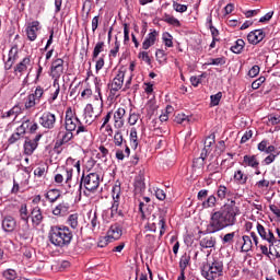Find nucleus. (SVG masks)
I'll return each instance as SVG.
<instances>
[{"label": "nucleus", "instance_id": "obj_25", "mask_svg": "<svg viewBox=\"0 0 280 280\" xmlns=\"http://www.w3.org/2000/svg\"><path fill=\"white\" fill-rule=\"evenodd\" d=\"M144 180L145 178H144V175L142 174H139L138 176L135 177L133 186L136 191L142 192L143 190H145L147 185Z\"/></svg>", "mask_w": 280, "mask_h": 280}, {"label": "nucleus", "instance_id": "obj_61", "mask_svg": "<svg viewBox=\"0 0 280 280\" xmlns=\"http://www.w3.org/2000/svg\"><path fill=\"white\" fill-rule=\"evenodd\" d=\"M259 72H260V67L258 65H255L248 71V77L256 78L259 74Z\"/></svg>", "mask_w": 280, "mask_h": 280}, {"label": "nucleus", "instance_id": "obj_17", "mask_svg": "<svg viewBox=\"0 0 280 280\" xmlns=\"http://www.w3.org/2000/svg\"><path fill=\"white\" fill-rule=\"evenodd\" d=\"M159 35L160 33L156 30L150 32L142 43V49L149 50L151 47H153L159 38Z\"/></svg>", "mask_w": 280, "mask_h": 280}, {"label": "nucleus", "instance_id": "obj_49", "mask_svg": "<svg viewBox=\"0 0 280 280\" xmlns=\"http://www.w3.org/2000/svg\"><path fill=\"white\" fill-rule=\"evenodd\" d=\"M167 221L165 220V217L160 215L159 217V226H160V236H163L164 233L167 231Z\"/></svg>", "mask_w": 280, "mask_h": 280}, {"label": "nucleus", "instance_id": "obj_30", "mask_svg": "<svg viewBox=\"0 0 280 280\" xmlns=\"http://www.w3.org/2000/svg\"><path fill=\"white\" fill-rule=\"evenodd\" d=\"M245 46L246 42H244V39H237L235 44L231 46L230 50L235 55H241Z\"/></svg>", "mask_w": 280, "mask_h": 280}, {"label": "nucleus", "instance_id": "obj_2", "mask_svg": "<svg viewBox=\"0 0 280 280\" xmlns=\"http://www.w3.org/2000/svg\"><path fill=\"white\" fill-rule=\"evenodd\" d=\"M73 237V231L68 225H51L50 231H48V241H50V244L55 247H69Z\"/></svg>", "mask_w": 280, "mask_h": 280}, {"label": "nucleus", "instance_id": "obj_16", "mask_svg": "<svg viewBox=\"0 0 280 280\" xmlns=\"http://www.w3.org/2000/svg\"><path fill=\"white\" fill-rule=\"evenodd\" d=\"M32 67V60L30 56L24 57L16 66H14V74L22 75L27 69Z\"/></svg>", "mask_w": 280, "mask_h": 280}, {"label": "nucleus", "instance_id": "obj_51", "mask_svg": "<svg viewBox=\"0 0 280 280\" xmlns=\"http://www.w3.org/2000/svg\"><path fill=\"white\" fill-rule=\"evenodd\" d=\"M190 261V256H188L187 254L183 255L179 261V268L180 271H185L187 266L189 265Z\"/></svg>", "mask_w": 280, "mask_h": 280}, {"label": "nucleus", "instance_id": "obj_20", "mask_svg": "<svg viewBox=\"0 0 280 280\" xmlns=\"http://www.w3.org/2000/svg\"><path fill=\"white\" fill-rule=\"evenodd\" d=\"M69 210H70V205L66 201H62L51 210V214L55 217H65L69 213Z\"/></svg>", "mask_w": 280, "mask_h": 280}, {"label": "nucleus", "instance_id": "obj_22", "mask_svg": "<svg viewBox=\"0 0 280 280\" xmlns=\"http://www.w3.org/2000/svg\"><path fill=\"white\" fill-rule=\"evenodd\" d=\"M39 25L40 23L38 21H34L32 22L27 27H26V34H27V38L28 40H36L37 38V32L39 31Z\"/></svg>", "mask_w": 280, "mask_h": 280}, {"label": "nucleus", "instance_id": "obj_12", "mask_svg": "<svg viewBox=\"0 0 280 280\" xmlns=\"http://www.w3.org/2000/svg\"><path fill=\"white\" fill-rule=\"evenodd\" d=\"M217 198L218 200H226L228 202L229 200H236V194L225 185H220L217 188Z\"/></svg>", "mask_w": 280, "mask_h": 280}, {"label": "nucleus", "instance_id": "obj_23", "mask_svg": "<svg viewBox=\"0 0 280 280\" xmlns=\"http://www.w3.org/2000/svg\"><path fill=\"white\" fill-rule=\"evenodd\" d=\"M44 198H46L50 205H55V202L61 198V191L59 189H50L44 194Z\"/></svg>", "mask_w": 280, "mask_h": 280}, {"label": "nucleus", "instance_id": "obj_5", "mask_svg": "<svg viewBox=\"0 0 280 280\" xmlns=\"http://www.w3.org/2000/svg\"><path fill=\"white\" fill-rule=\"evenodd\" d=\"M114 143L118 148L125 147V153H124L122 149H116V159L118 161H124L126 158L130 156L131 150H130V148L128 145L127 140L124 139V135L121 132V129H117L115 131Z\"/></svg>", "mask_w": 280, "mask_h": 280}, {"label": "nucleus", "instance_id": "obj_46", "mask_svg": "<svg viewBox=\"0 0 280 280\" xmlns=\"http://www.w3.org/2000/svg\"><path fill=\"white\" fill-rule=\"evenodd\" d=\"M19 213H20V219L22 221L28 222L30 214H28V211H27V206L25 203L21 206Z\"/></svg>", "mask_w": 280, "mask_h": 280}, {"label": "nucleus", "instance_id": "obj_52", "mask_svg": "<svg viewBox=\"0 0 280 280\" xmlns=\"http://www.w3.org/2000/svg\"><path fill=\"white\" fill-rule=\"evenodd\" d=\"M202 78H207V72L201 73L199 77H190L192 86L198 88L202 83Z\"/></svg>", "mask_w": 280, "mask_h": 280}, {"label": "nucleus", "instance_id": "obj_35", "mask_svg": "<svg viewBox=\"0 0 280 280\" xmlns=\"http://www.w3.org/2000/svg\"><path fill=\"white\" fill-rule=\"evenodd\" d=\"M217 202H218L217 197L214 195H211L208 197V199H206V200H203V202H201V207H203V209L215 208Z\"/></svg>", "mask_w": 280, "mask_h": 280}, {"label": "nucleus", "instance_id": "obj_54", "mask_svg": "<svg viewBox=\"0 0 280 280\" xmlns=\"http://www.w3.org/2000/svg\"><path fill=\"white\" fill-rule=\"evenodd\" d=\"M222 96H223L222 92H218L217 94L211 95V96H210V105H211V106H217V105H219L220 102H221V100H222Z\"/></svg>", "mask_w": 280, "mask_h": 280}, {"label": "nucleus", "instance_id": "obj_40", "mask_svg": "<svg viewBox=\"0 0 280 280\" xmlns=\"http://www.w3.org/2000/svg\"><path fill=\"white\" fill-rule=\"evenodd\" d=\"M235 236H236L235 231L225 233L224 236L221 238V242L223 245H226V244L231 245L234 243Z\"/></svg>", "mask_w": 280, "mask_h": 280}, {"label": "nucleus", "instance_id": "obj_38", "mask_svg": "<svg viewBox=\"0 0 280 280\" xmlns=\"http://www.w3.org/2000/svg\"><path fill=\"white\" fill-rule=\"evenodd\" d=\"M61 174H62V177L65 179V183L68 186H71V182H72V178H73V170L72 168H62Z\"/></svg>", "mask_w": 280, "mask_h": 280}, {"label": "nucleus", "instance_id": "obj_62", "mask_svg": "<svg viewBox=\"0 0 280 280\" xmlns=\"http://www.w3.org/2000/svg\"><path fill=\"white\" fill-rule=\"evenodd\" d=\"M164 22L171 24V25H175V26H179L180 23L177 19H175L174 16H170V15H165L164 16Z\"/></svg>", "mask_w": 280, "mask_h": 280}, {"label": "nucleus", "instance_id": "obj_6", "mask_svg": "<svg viewBox=\"0 0 280 280\" xmlns=\"http://www.w3.org/2000/svg\"><path fill=\"white\" fill-rule=\"evenodd\" d=\"M100 186V175L97 173H90L89 175H82L80 182V190L84 187L88 191L94 192Z\"/></svg>", "mask_w": 280, "mask_h": 280}, {"label": "nucleus", "instance_id": "obj_32", "mask_svg": "<svg viewBox=\"0 0 280 280\" xmlns=\"http://www.w3.org/2000/svg\"><path fill=\"white\" fill-rule=\"evenodd\" d=\"M94 84H95V92L97 93V95L94 96L95 101L98 102V104L101 106H103V97H102V93H101V88H102V81L101 79H94Z\"/></svg>", "mask_w": 280, "mask_h": 280}, {"label": "nucleus", "instance_id": "obj_13", "mask_svg": "<svg viewBox=\"0 0 280 280\" xmlns=\"http://www.w3.org/2000/svg\"><path fill=\"white\" fill-rule=\"evenodd\" d=\"M257 233L261 237V240L266 241L270 244L275 241V233L271 229L265 228L261 223H257Z\"/></svg>", "mask_w": 280, "mask_h": 280}, {"label": "nucleus", "instance_id": "obj_45", "mask_svg": "<svg viewBox=\"0 0 280 280\" xmlns=\"http://www.w3.org/2000/svg\"><path fill=\"white\" fill-rule=\"evenodd\" d=\"M90 225H91V230L93 232H97L100 231L101 229V222L98 221V218H97V214L94 213L92 219H91V222H90Z\"/></svg>", "mask_w": 280, "mask_h": 280}, {"label": "nucleus", "instance_id": "obj_43", "mask_svg": "<svg viewBox=\"0 0 280 280\" xmlns=\"http://www.w3.org/2000/svg\"><path fill=\"white\" fill-rule=\"evenodd\" d=\"M104 47H105L104 42H98L95 45L94 50H93V55H92L93 60H95L100 56V54H102L104 51Z\"/></svg>", "mask_w": 280, "mask_h": 280}, {"label": "nucleus", "instance_id": "obj_21", "mask_svg": "<svg viewBox=\"0 0 280 280\" xmlns=\"http://www.w3.org/2000/svg\"><path fill=\"white\" fill-rule=\"evenodd\" d=\"M31 218L34 228H38L42 224L44 215L42 209L38 206L32 210Z\"/></svg>", "mask_w": 280, "mask_h": 280}, {"label": "nucleus", "instance_id": "obj_33", "mask_svg": "<svg viewBox=\"0 0 280 280\" xmlns=\"http://www.w3.org/2000/svg\"><path fill=\"white\" fill-rule=\"evenodd\" d=\"M234 180L238 185H246V183L248 182V175L244 174L242 170H238L234 173Z\"/></svg>", "mask_w": 280, "mask_h": 280}, {"label": "nucleus", "instance_id": "obj_57", "mask_svg": "<svg viewBox=\"0 0 280 280\" xmlns=\"http://www.w3.org/2000/svg\"><path fill=\"white\" fill-rule=\"evenodd\" d=\"M275 247L276 250V257L280 258V238H276L272 241V244H269V248Z\"/></svg>", "mask_w": 280, "mask_h": 280}, {"label": "nucleus", "instance_id": "obj_48", "mask_svg": "<svg viewBox=\"0 0 280 280\" xmlns=\"http://www.w3.org/2000/svg\"><path fill=\"white\" fill-rule=\"evenodd\" d=\"M226 63L225 57L210 58L208 66H224Z\"/></svg>", "mask_w": 280, "mask_h": 280}, {"label": "nucleus", "instance_id": "obj_41", "mask_svg": "<svg viewBox=\"0 0 280 280\" xmlns=\"http://www.w3.org/2000/svg\"><path fill=\"white\" fill-rule=\"evenodd\" d=\"M31 228L28 222H25L22 228L19 229V235L23 237L24 240H27L30 237Z\"/></svg>", "mask_w": 280, "mask_h": 280}, {"label": "nucleus", "instance_id": "obj_53", "mask_svg": "<svg viewBox=\"0 0 280 280\" xmlns=\"http://www.w3.org/2000/svg\"><path fill=\"white\" fill-rule=\"evenodd\" d=\"M19 58V48L18 45H13L9 51V57L8 59L16 61Z\"/></svg>", "mask_w": 280, "mask_h": 280}, {"label": "nucleus", "instance_id": "obj_60", "mask_svg": "<svg viewBox=\"0 0 280 280\" xmlns=\"http://www.w3.org/2000/svg\"><path fill=\"white\" fill-rule=\"evenodd\" d=\"M113 241L108 238V236H101L97 246L101 248L106 247L109 243H112Z\"/></svg>", "mask_w": 280, "mask_h": 280}, {"label": "nucleus", "instance_id": "obj_64", "mask_svg": "<svg viewBox=\"0 0 280 280\" xmlns=\"http://www.w3.org/2000/svg\"><path fill=\"white\" fill-rule=\"evenodd\" d=\"M269 185H270V182L266 179H262L256 183V187H258L259 189L268 188Z\"/></svg>", "mask_w": 280, "mask_h": 280}, {"label": "nucleus", "instance_id": "obj_26", "mask_svg": "<svg viewBox=\"0 0 280 280\" xmlns=\"http://www.w3.org/2000/svg\"><path fill=\"white\" fill-rule=\"evenodd\" d=\"M52 88L55 89V91L50 94V98H48V103L50 104H52L58 98L61 91L58 79H54Z\"/></svg>", "mask_w": 280, "mask_h": 280}, {"label": "nucleus", "instance_id": "obj_11", "mask_svg": "<svg viewBox=\"0 0 280 280\" xmlns=\"http://www.w3.org/2000/svg\"><path fill=\"white\" fill-rule=\"evenodd\" d=\"M126 108L119 107L113 112L114 128L121 130L125 127Z\"/></svg>", "mask_w": 280, "mask_h": 280}, {"label": "nucleus", "instance_id": "obj_42", "mask_svg": "<svg viewBox=\"0 0 280 280\" xmlns=\"http://www.w3.org/2000/svg\"><path fill=\"white\" fill-rule=\"evenodd\" d=\"M140 119V114H137L132 109L129 110V118H127V121L130 127L136 126Z\"/></svg>", "mask_w": 280, "mask_h": 280}, {"label": "nucleus", "instance_id": "obj_55", "mask_svg": "<svg viewBox=\"0 0 280 280\" xmlns=\"http://www.w3.org/2000/svg\"><path fill=\"white\" fill-rule=\"evenodd\" d=\"M2 277L7 280H15L18 279L16 272L13 269H7L3 271Z\"/></svg>", "mask_w": 280, "mask_h": 280}, {"label": "nucleus", "instance_id": "obj_8", "mask_svg": "<svg viewBox=\"0 0 280 280\" xmlns=\"http://www.w3.org/2000/svg\"><path fill=\"white\" fill-rule=\"evenodd\" d=\"M56 124H57V116L51 112H44L43 115L39 117V125L45 130L55 129Z\"/></svg>", "mask_w": 280, "mask_h": 280}, {"label": "nucleus", "instance_id": "obj_28", "mask_svg": "<svg viewBox=\"0 0 280 280\" xmlns=\"http://www.w3.org/2000/svg\"><path fill=\"white\" fill-rule=\"evenodd\" d=\"M242 241H243V244L241 246V252L248 253L249 250H252L253 241H252L250 236L244 234V236H242Z\"/></svg>", "mask_w": 280, "mask_h": 280}, {"label": "nucleus", "instance_id": "obj_31", "mask_svg": "<svg viewBox=\"0 0 280 280\" xmlns=\"http://www.w3.org/2000/svg\"><path fill=\"white\" fill-rule=\"evenodd\" d=\"M217 244V238H213V236H206L200 241V247L201 248H212Z\"/></svg>", "mask_w": 280, "mask_h": 280}, {"label": "nucleus", "instance_id": "obj_36", "mask_svg": "<svg viewBox=\"0 0 280 280\" xmlns=\"http://www.w3.org/2000/svg\"><path fill=\"white\" fill-rule=\"evenodd\" d=\"M39 103L37 102L36 97L32 94H30L26 100H25V103H24V107L25 109H33L35 108L36 105H38Z\"/></svg>", "mask_w": 280, "mask_h": 280}, {"label": "nucleus", "instance_id": "obj_47", "mask_svg": "<svg viewBox=\"0 0 280 280\" xmlns=\"http://www.w3.org/2000/svg\"><path fill=\"white\" fill-rule=\"evenodd\" d=\"M120 194H121L120 184H116V185L113 187V190H112L113 200L120 202Z\"/></svg>", "mask_w": 280, "mask_h": 280}, {"label": "nucleus", "instance_id": "obj_34", "mask_svg": "<svg viewBox=\"0 0 280 280\" xmlns=\"http://www.w3.org/2000/svg\"><path fill=\"white\" fill-rule=\"evenodd\" d=\"M129 143H130V147L132 149H137L138 145H139V141H138V131L136 128H131L130 129V133H129Z\"/></svg>", "mask_w": 280, "mask_h": 280}, {"label": "nucleus", "instance_id": "obj_56", "mask_svg": "<svg viewBox=\"0 0 280 280\" xmlns=\"http://www.w3.org/2000/svg\"><path fill=\"white\" fill-rule=\"evenodd\" d=\"M174 121L177 124V125H183V124H188V121H189V117L188 116H186L185 114H177L176 116H175V119H174Z\"/></svg>", "mask_w": 280, "mask_h": 280}, {"label": "nucleus", "instance_id": "obj_39", "mask_svg": "<svg viewBox=\"0 0 280 280\" xmlns=\"http://www.w3.org/2000/svg\"><path fill=\"white\" fill-rule=\"evenodd\" d=\"M205 160H206V156H205V152H201V156L200 158H196L192 162V168L194 171L196 172L197 170H202L203 166H205Z\"/></svg>", "mask_w": 280, "mask_h": 280}, {"label": "nucleus", "instance_id": "obj_44", "mask_svg": "<svg viewBox=\"0 0 280 280\" xmlns=\"http://www.w3.org/2000/svg\"><path fill=\"white\" fill-rule=\"evenodd\" d=\"M32 94L35 96V100L38 102V104H40L42 100L45 96V90L44 88L38 85Z\"/></svg>", "mask_w": 280, "mask_h": 280}, {"label": "nucleus", "instance_id": "obj_10", "mask_svg": "<svg viewBox=\"0 0 280 280\" xmlns=\"http://www.w3.org/2000/svg\"><path fill=\"white\" fill-rule=\"evenodd\" d=\"M65 72V60L62 58H57L51 61L50 73L51 78L58 80Z\"/></svg>", "mask_w": 280, "mask_h": 280}, {"label": "nucleus", "instance_id": "obj_14", "mask_svg": "<svg viewBox=\"0 0 280 280\" xmlns=\"http://www.w3.org/2000/svg\"><path fill=\"white\" fill-rule=\"evenodd\" d=\"M73 138H74L73 132H70L69 130H67L65 128H60L57 133L56 144H58L59 147L65 145V144L69 143L70 141H72Z\"/></svg>", "mask_w": 280, "mask_h": 280}, {"label": "nucleus", "instance_id": "obj_4", "mask_svg": "<svg viewBox=\"0 0 280 280\" xmlns=\"http://www.w3.org/2000/svg\"><path fill=\"white\" fill-rule=\"evenodd\" d=\"M224 275V264L218 259L203 262L201 277L206 280H221Z\"/></svg>", "mask_w": 280, "mask_h": 280}, {"label": "nucleus", "instance_id": "obj_27", "mask_svg": "<svg viewBox=\"0 0 280 280\" xmlns=\"http://www.w3.org/2000/svg\"><path fill=\"white\" fill-rule=\"evenodd\" d=\"M84 119H85V125L91 126L92 121H94V108L91 104H88L85 106V112H84Z\"/></svg>", "mask_w": 280, "mask_h": 280}, {"label": "nucleus", "instance_id": "obj_24", "mask_svg": "<svg viewBox=\"0 0 280 280\" xmlns=\"http://www.w3.org/2000/svg\"><path fill=\"white\" fill-rule=\"evenodd\" d=\"M213 144H215V136L214 135L206 138V141L203 142V151H201V153H203V156L207 158V155L209 153H211Z\"/></svg>", "mask_w": 280, "mask_h": 280}, {"label": "nucleus", "instance_id": "obj_59", "mask_svg": "<svg viewBox=\"0 0 280 280\" xmlns=\"http://www.w3.org/2000/svg\"><path fill=\"white\" fill-rule=\"evenodd\" d=\"M173 8L178 13H184L187 11L188 7L185 4H179V2H174Z\"/></svg>", "mask_w": 280, "mask_h": 280}, {"label": "nucleus", "instance_id": "obj_9", "mask_svg": "<svg viewBox=\"0 0 280 280\" xmlns=\"http://www.w3.org/2000/svg\"><path fill=\"white\" fill-rule=\"evenodd\" d=\"M43 138L42 133L36 135V137L32 138H25L24 141V154L27 156L33 155V153L38 148V143L40 139Z\"/></svg>", "mask_w": 280, "mask_h": 280}, {"label": "nucleus", "instance_id": "obj_3", "mask_svg": "<svg viewBox=\"0 0 280 280\" xmlns=\"http://www.w3.org/2000/svg\"><path fill=\"white\" fill-rule=\"evenodd\" d=\"M65 130L73 133L75 132L77 137H91V131H89V127L84 126L82 120L77 116L75 112H73L72 107H68L65 115Z\"/></svg>", "mask_w": 280, "mask_h": 280}, {"label": "nucleus", "instance_id": "obj_7", "mask_svg": "<svg viewBox=\"0 0 280 280\" xmlns=\"http://www.w3.org/2000/svg\"><path fill=\"white\" fill-rule=\"evenodd\" d=\"M125 77H126V71L122 70V69H119L115 79H113V81L107 85L108 89H109V96L110 97H117L118 96V92L124 86Z\"/></svg>", "mask_w": 280, "mask_h": 280}, {"label": "nucleus", "instance_id": "obj_37", "mask_svg": "<svg viewBox=\"0 0 280 280\" xmlns=\"http://www.w3.org/2000/svg\"><path fill=\"white\" fill-rule=\"evenodd\" d=\"M67 223L68 225L72 229V230H77L79 228V214L78 213H72L68 217L67 219Z\"/></svg>", "mask_w": 280, "mask_h": 280}, {"label": "nucleus", "instance_id": "obj_63", "mask_svg": "<svg viewBox=\"0 0 280 280\" xmlns=\"http://www.w3.org/2000/svg\"><path fill=\"white\" fill-rule=\"evenodd\" d=\"M265 81H266L265 77H259V79H256V81H253L252 89L253 90L259 89Z\"/></svg>", "mask_w": 280, "mask_h": 280}, {"label": "nucleus", "instance_id": "obj_29", "mask_svg": "<svg viewBox=\"0 0 280 280\" xmlns=\"http://www.w3.org/2000/svg\"><path fill=\"white\" fill-rule=\"evenodd\" d=\"M243 163L253 168H258L259 165L256 155H244Z\"/></svg>", "mask_w": 280, "mask_h": 280}, {"label": "nucleus", "instance_id": "obj_58", "mask_svg": "<svg viewBox=\"0 0 280 280\" xmlns=\"http://www.w3.org/2000/svg\"><path fill=\"white\" fill-rule=\"evenodd\" d=\"M219 164H209L208 167H206V172L210 173V176L219 173Z\"/></svg>", "mask_w": 280, "mask_h": 280}, {"label": "nucleus", "instance_id": "obj_19", "mask_svg": "<svg viewBox=\"0 0 280 280\" xmlns=\"http://www.w3.org/2000/svg\"><path fill=\"white\" fill-rule=\"evenodd\" d=\"M266 34L262 30H255L247 35V40L250 45H258L264 40Z\"/></svg>", "mask_w": 280, "mask_h": 280}, {"label": "nucleus", "instance_id": "obj_18", "mask_svg": "<svg viewBox=\"0 0 280 280\" xmlns=\"http://www.w3.org/2000/svg\"><path fill=\"white\" fill-rule=\"evenodd\" d=\"M1 226L5 233H12L16 228V220L12 215H7L2 219Z\"/></svg>", "mask_w": 280, "mask_h": 280}, {"label": "nucleus", "instance_id": "obj_15", "mask_svg": "<svg viewBox=\"0 0 280 280\" xmlns=\"http://www.w3.org/2000/svg\"><path fill=\"white\" fill-rule=\"evenodd\" d=\"M112 242L120 240L122 236V226L119 223L112 224L106 234Z\"/></svg>", "mask_w": 280, "mask_h": 280}, {"label": "nucleus", "instance_id": "obj_1", "mask_svg": "<svg viewBox=\"0 0 280 280\" xmlns=\"http://www.w3.org/2000/svg\"><path fill=\"white\" fill-rule=\"evenodd\" d=\"M242 214L240 203L236 200H229L221 210L214 211L210 215L206 232L203 234H215L237 223V217Z\"/></svg>", "mask_w": 280, "mask_h": 280}, {"label": "nucleus", "instance_id": "obj_50", "mask_svg": "<svg viewBox=\"0 0 280 280\" xmlns=\"http://www.w3.org/2000/svg\"><path fill=\"white\" fill-rule=\"evenodd\" d=\"M162 40H163L165 47H167V48L173 47V37L170 33H167V32L163 33Z\"/></svg>", "mask_w": 280, "mask_h": 280}]
</instances>
